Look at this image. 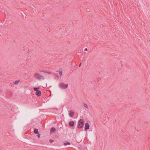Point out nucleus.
<instances>
[{
  "mask_svg": "<svg viewBox=\"0 0 150 150\" xmlns=\"http://www.w3.org/2000/svg\"><path fill=\"white\" fill-rule=\"evenodd\" d=\"M34 76L36 79L38 80H41L42 79H45V77L44 76L38 73H35L34 74Z\"/></svg>",
  "mask_w": 150,
  "mask_h": 150,
  "instance_id": "f257e3e1",
  "label": "nucleus"
},
{
  "mask_svg": "<svg viewBox=\"0 0 150 150\" xmlns=\"http://www.w3.org/2000/svg\"><path fill=\"white\" fill-rule=\"evenodd\" d=\"M84 122L82 119H80L78 122V125L77 127L79 129L82 128L83 126Z\"/></svg>",
  "mask_w": 150,
  "mask_h": 150,
  "instance_id": "f03ea898",
  "label": "nucleus"
},
{
  "mask_svg": "<svg viewBox=\"0 0 150 150\" xmlns=\"http://www.w3.org/2000/svg\"><path fill=\"white\" fill-rule=\"evenodd\" d=\"M59 86L60 88L65 89L68 87V84H66L62 82L59 84Z\"/></svg>",
  "mask_w": 150,
  "mask_h": 150,
  "instance_id": "7ed1b4c3",
  "label": "nucleus"
},
{
  "mask_svg": "<svg viewBox=\"0 0 150 150\" xmlns=\"http://www.w3.org/2000/svg\"><path fill=\"white\" fill-rule=\"evenodd\" d=\"M89 125L88 123H86L85 124V129L86 130L88 129L89 128Z\"/></svg>",
  "mask_w": 150,
  "mask_h": 150,
  "instance_id": "20e7f679",
  "label": "nucleus"
},
{
  "mask_svg": "<svg viewBox=\"0 0 150 150\" xmlns=\"http://www.w3.org/2000/svg\"><path fill=\"white\" fill-rule=\"evenodd\" d=\"M35 93L37 96L39 97L41 96V92L40 91H36Z\"/></svg>",
  "mask_w": 150,
  "mask_h": 150,
  "instance_id": "39448f33",
  "label": "nucleus"
},
{
  "mask_svg": "<svg viewBox=\"0 0 150 150\" xmlns=\"http://www.w3.org/2000/svg\"><path fill=\"white\" fill-rule=\"evenodd\" d=\"M74 121H71L69 123V125L70 126L73 127L74 126Z\"/></svg>",
  "mask_w": 150,
  "mask_h": 150,
  "instance_id": "423d86ee",
  "label": "nucleus"
},
{
  "mask_svg": "<svg viewBox=\"0 0 150 150\" xmlns=\"http://www.w3.org/2000/svg\"><path fill=\"white\" fill-rule=\"evenodd\" d=\"M74 114V112L72 110H71L70 111V112L69 113V116L71 117H72L73 116Z\"/></svg>",
  "mask_w": 150,
  "mask_h": 150,
  "instance_id": "0eeeda50",
  "label": "nucleus"
},
{
  "mask_svg": "<svg viewBox=\"0 0 150 150\" xmlns=\"http://www.w3.org/2000/svg\"><path fill=\"white\" fill-rule=\"evenodd\" d=\"M36 134H37V136L38 138H39L40 137V134L38 133L39 132H34Z\"/></svg>",
  "mask_w": 150,
  "mask_h": 150,
  "instance_id": "6e6552de",
  "label": "nucleus"
},
{
  "mask_svg": "<svg viewBox=\"0 0 150 150\" xmlns=\"http://www.w3.org/2000/svg\"><path fill=\"white\" fill-rule=\"evenodd\" d=\"M83 106L84 107L88 109V107L86 103H83Z\"/></svg>",
  "mask_w": 150,
  "mask_h": 150,
  "instance_id": "1a4fd4ad",
  "label": "nucleus"
},
{
  "mask_svg": "<svg viewBox=\"0 0 150 150\" xmlns=\"http://www.w3.org/2000/svg\"><path fill=\"white\" fill-rule=\"evenodd\" d=\"M70 142H67L66 143H65V142L64 143V145L65 146L67 145H70Z\"/></svg>",
  "mask_w": 150,
  "mask_h": 150,
  "instance_id": "9d476101",
  "label": "nucleus"
},
{
  "mask_svg": "<svg viewBox=\"0 0 150 150\" xmlns=\"http://www.w3.org/2000/svg\"><path fill=\"white\" fill-rule=\"evenodd\" d=\"M55 130H56V129L54 127H52L50 129V131H54Z\"/></svg>",
  "mask_w": 150,
  "mask_h": 150,
  "instance_id": "9b49d317",
  "label": "nucleus"
},
{
  "mask_svg": "<svg viewBox=\"0 0 150 150\" xmlns=\"http://www.w3.org/2000/svg\"><path fill=\"white\" fill-rule=\"evenodd\" d=\"M19 81H20L19 80H16L14 81V83L15 84H16L19 82Z\"/></svg>",
  "mask_w": 150,
  "mask_h": 150,
  "instance_id": "f8f14e48",
  "label": "nucleus"
},
{
  "mask_svg": "<svg viewBox=\"0 0 150 150\" xmlns=\"http://www.w3.org/2000/svg\"><path fill=\"white\" fill-rule=\"evenodd\" d=\"M39 88H34V90L35 91H38V90L39 89Z\"/></svg>",
  "mask_w": 150,
  "mask_h": 150,
  "instance_id": "ddd939ff",
  "label": "nucleus"
},
{
  "mask_svg": "<svg viewBox=\"0 0 150 150\" xmlns=\"http://www.w3.org/2000/svg\"><path fill=\"white\" fill-rule=\"evenodd\" d=\"M59 74L60 76H62V71H59Z\"/></svg>",
  "mask_w": 150,
  "mask_h": 150,
  "instance_id": "4468645a",
  "label": "nucleus"
},
{
  "mask_svg": "<svg viewBox=\"0 0 150 150\" xmlns=\"http://www.w3.org/2000/svg\"><path fill=\"white\" fill-rule=\"evenodd\" d=\"M49 141L50 143H52L54 142V140L50 139L49 140Z\"/></svg>",
  "mask_w": 150,
  "mask_h": 150,
  "instance_id": "2eb2a0df",
  "label": "nucleus"
},
{
  "mask_svg": "<svg viewBox=\"0 0 150 150\" xmlns=\"http://www.w3.org/2000/svg\"><path fill=\"white\" fill-rule=\"evenodd\" d=\"M40 71L41 72H44V73L47 72V71L44 70H41Z\"/></svg>",
  "mask_w": 150,
  "mask_h": 150,
  "instance_id": "dca6fc26",
  "label": "nucleus"
},
{
  "mask_svg": "<svg viewBox=\"0 0 150 150\" xmlns=\"http://www.w3.org/2000/svg\"><path fill=\"white\" fill-rule=\"evenodd\" d=\"M38 129L35 128L34 129L33 131H38Z\"/></svg>",
  "mask_w": 150,
  "mask_h": 150,
  "instance_id": "f3484780",
  "label": "nucleus"
},
{
  "mask_svg": "<svg viewBox=\"0 0 150 150\" xmlns=\"http://www.w3.org/2000/svg\"><path fill=\"white\" fill-rule=\"evenodd\" d=\"M31 58V56H28V59H30Z\"/></svg>",
  "mask_w": 150,
  "mask_h": 150,
  "instance_id": "a211bd4d",
  "label": "nucleus"
},
{
  "mask_svg": "<svg viewBox=\"0 0 150 150\" xmlns=\"http://www.w3.org/2000/svg\"><path fill=\"white\" fill-rule=\"evenodd\" d=\"M55 79H58L59 78L58 76L57 75L56 76H55Z\"/></svg>",
  "mask_w": 150,
  "mask_h": 150,
  "instance_id": "6ab92c4d",
  "label": "nucleus"
},
{
  "mask_svg": "<svg viewBox=\"0 0 150 150\" xmlns=\"http://www.w3.org/2000/svg\"><path fill=\"white\" fill-rule=\"evenodd\" d=\"M46 73H48V74H51V72L50 71H47V72Z\"/></svg>",
  "mask_w": 150,
  "mask_h": 150,
  "instance_id": "aec40b11",
  "label": "nucleus"
},
{
  "mask_svg": "<svg viewBox=\"0 0 150 150\" xmlns=\"http://www.w3.org/2000/svg\"><path fill=\"white\" fill-rule=\"evenodd\" d=\"M88 50V49L87 48H86L85 50H84V51H87Z\"/></svg>",
  "mask_w": 150,
  "mask_h": 150,
  "instance_id": "412c9836",
  "label": "nucleus"
},
{
  "mask_svg": "<svg viewBox=\"0 0 150 150\" xmlns=\"http://www.w3.org/2000/svg\"><path fill=\"white\" fill-rule=\"evenodd\" d=\"M50 132V134H52V132Z\"/></svg>",
  "mask_w": 150,
  "mask_h": 150,
  "instance_id": "4be33fe9",
  "label": "nucleus"
},
{
  "mask_svg": "<svg viewBox=\"0 0 150 150\" xmlns=\"http://www.w3.org/2000/svg\"><path fill=\"white\" fill-rule=\"evenodd\" d=\"M81 63H80L79 64V67H80L81 66Z\"/></svg>",
  "mask_w": 150,
  "mask_h": 150,
  "instance_id": "5701e85b",
  "label": "nucleus"
},
{
  "mask_svg": "<svg viewBox=\"0 0 150 150\" xmlns=\"http://www.w3.org/2000/svg\"><path fill=\"white\" fill-rule=\"evenodd\" d=\"M88 10H89V9H88V8H87V9H86V10H87V11H88Z\"/></svg>",
  "mask_w": 150,
  "mask_h": 150,
  "instance_id": "b1692460",
  "label": "nucleus"
}]
</instances>
